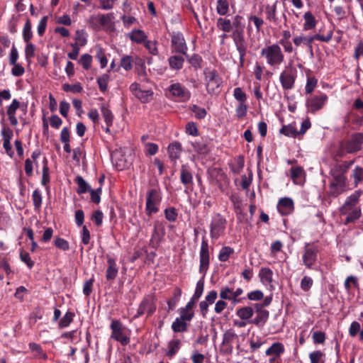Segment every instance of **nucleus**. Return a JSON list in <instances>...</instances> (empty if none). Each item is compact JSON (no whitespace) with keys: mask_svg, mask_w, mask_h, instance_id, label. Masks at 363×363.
Masks as SVG:
<instances>
[{"mask_svg":"<svg viewBox=\"0 0 363 363\" xmlns=\"http://www.w3.org/2000/svg\"><path fill=\"white\" fill-rule=\"evenodd\" d=\"M361 191H356L348 196L340 208L341 216H345V224L355 223L362 216L361 207L359 204Z\"/></svg>","mask_w":363,"mask_h":363,"instance_id":"f257e3e1","label":"nucleus"},{"mask_svg":"<svg viewBox=\"0 0 363 363\" xmlns=\"http://www.w3.org/2000/svg\"><path fill=\"white\" fill-rule=\"evenodd\" d=\"M199 272L203 274L202 278L196 283L195 292L193 295L194 300H199L201 296L204 289L203 278L208 269L210 264V255L208 250V244L207 241L203 240L201 245L199 252Z\"/></svg>","mask_w":363,"mask_h":363,"instance_id":"f03ea898","label":"nucleus"},{"mask_svg":"<svg viewBox=\"0 0 363 363\" xmlns=\"http://www.w3.org/2000/svg\"><path fill=\"white\" fill-rule=\"evenodd\" d=\"M266 63L270 67H276L281 65L285 60L284 54L278 43H273L264 47L260 52Z\"/></svg>","mask_w":363,"mask_h":363,"instance_id":"7ed1b4c3","label":"nucleus"},{"mask_svg":"<svg viewBox=\"0 0 363 363\" xmlns=\"http://www.w3.org/2000/svg\"><path fill=\"white\" fill-rule=\"evenodd\" d=\"M333 33V31L330 30L328 33V34L325 35H320V34H316L314 35H308V36H304L303 35H297L293 38V42H294V45L297 47L301 45V44L306 45L310 51L312 52H313L312 43L314 40H319V41L328 43L332 39Z\"/></svg>","mask_w":363,"mask_h":363,"instance_id":"20e7f679","label":"nucleus"},{"mask_svg":"<svg viewBox=\"0 0 363 363\" xmlns=\"http://www.w3.org/2000/svg\"><path fill=\"white\" fill-rule=\"evenodd\" d=\"M110 328L111 329V338L119 342L122 345H127L130 338L126 334V328L118 320H112Z\"/></svg>","mask_w":363,"mask_h":363,"instance_id":"39448f33","label":"nucleus"},{"mask_svg":"<svg viewBox=\"0 0 363 363\" xmlns=\"http://www.w3.org/2000/svg\"><path fill=\"white\" fill-rule=\"evenodd\" d=\"M206 90L209 94H217L220 91L222 79L215 70L204 72Z\"/></svg>","mask_w":363,"mask_h":363,"instance_id":"423d86ee","label":"nucleus"},{"mask_svg":"<svg viewBox=\"0 0 363 363\" xmlns=\"http://www.w3.org/2000/svg\"><path fill=\"white\" fill-rule=\"evenodd\" d=\"M297 77V70L293 66L286 67L279 75V81L281 87L284 90L294 89Z\"/></svg>","mask_w":363,"mask_h":363,"instance_id":"0eeeda50","label":"nucleus"},{"mask_svg":"<svg viewBox=\"0 0 363 363\" xmlns=\"http://www.w3.org/2000/svg\"><path fill=\"white\" fill-rule=\"evenodd\" d=\"M363 148V134H354L347 141L342 143L340 150L342 153H354Z\"/></svg>","mask_w":363,"mask_h":363,"instance_id":"6e6552de","label":"nucleus"},{"mask_svg":"<svg viewBox=\"0 0 363 363\" xmlns=\"http://www.w3.org/2000/svg\"><path fill=\"white\" fill-rule=\"evenodd\" d=\"M346 191V177L342 173L333 174V178L329 184V196L337 197Z\"/></svg>","mask_w":363,"mask_h":363,"instance_id":"1a4fd4ad","label":"nucleus"},{"mask_svg":"<svg viewBox=\"0 0 363 363\" xmlns=\"http://www.w3.org/2000/svg\"><path fill=\"white\" fill-rule=\"evenodd\" d=\"M226 219L220 213L215 214L210 224V235L213 239H218L225 231Z\"/></svg>","mask_w":363,"mask_h":363,"instance_id":"9d476101","label":"nucleus"},{"mask_svg":"<svg viewBox=\"0 0 363 363\" xmlns=\"http://www.w3.org/2000/svg\"><path fill=\"white\" fill-rule=\"evenodd\" d=\"M231 37L239 52L240 62L242 64L247 53V43L245 38L244 30H233Z\"/></svg>","mask_w":363,"mask_h":363,"instance_id":"9b49d317","label":"nucleus"},{"mask_svg":"<svg viewBox=\"0 0 363 363\" xmlns=\"http://www.w3.org/2000/svg\"><path fill=\"white\" fill-rule=\"evenodd\" d=\"M285 352V347L280 342H275L265 351L268 356L269 363H282L281 355Z\"/></svg>","mask_w":363,"mask_h":363,"instance_id":"f8f14e48","label":"nucleus"},{"mask_svg":"<svg viewBox=\"0 0 363 363\" xmlns=\"http://www.w3.org/2000/svg\"><path fill=\"white\" fill-rule=\"evenodd\" d=\"M113 18V13L92 15L89 17L88 23L93 29L100 30L101 27L108 25Z\"/></svg>","mask_w":363,"mask_h":363,"instance_id":"ddd939ff","label":"nucleus"},{"mask_svg":"<svg viewBox=\"0 0 363 363\" xmlns=\"http://www.w3.org/2000/svg\"><path fill=\"white\" fill-rule=\"evenodd\" d=\"M318 250L315 246L306 244L303 249V263L308 269H312L317 260Z\"/></svg>","mask_w":363,"mask_h":363,"instance_id":"4468645a","label":"nucleus"},{"mask_svg":"<svg viewBox=\"0 0 363 363\" xmlns=\"http://www.w3.org/2000/svg\"><path fill=\"white\" fill-rule=\"evenodd\" d=\"M157 298L152 296H147L144 298V300L140 303L137 314L135 317H138L144 313H147V315H151L156 310L157 304Z\"/></svg>","mask_w":363,"mask_h":363,"instance_id":"2eb2a0df","label":"nucleus"},{"mask_svg":"<svg viewBox=\"0 0 363 363\" xmlns=\"http://www.w3.org/2000/svg\"><path fill=\"white\" fill-rule=\"evenodd\" d=\"M328 96L325 94L320 93L319 95L313 96L306 100V105L311 112H316L323 108Z\"/></svg>","mask_w":363,"mask_h":363,"instance_id":"dca6fc26","label":"nucleus"},{"mask_svg":"<svg viewBox=\"0 0 363 363\" xmlns=\"http://www.w3.org/2000/svg\"><path fill=\"white\" fill-rule=\"evenodd\" d=\"M254 308V311H255L256 316L254 319L249 320L248 323L254 324L257 326H264L269 318V311L264 309L263 305H261L260 303H255Z\"/></svg>","mask_w":363,"mask_h":363,"instance_id":"f3484780","label":"nucleus"},{"mask_svg":"<svg viewBox=\"0 0 363 363\" xmlns=\"http://www.w3.org/2000/svg\"><path fill=\"white\" fill-rule=\"evenodd\" d=\"M158 192L156 189H152L147 193L146 200V211L148 216L157 212Z\"/></svg>","mask_w":363,"mask_h":363,"instance_id":"a211bd4d","label":"nucleus"},{"mask_svg":"<svg viewBox=\"0 0 363 363\" xmlns=\"http://www.w3.org/2000/svg\"><path fill=\"white\" fill-rule=\"evenodd\" d=\"M169 90L173 96L179 97L182 101H187L191 97L190 91L179 83L172 84Z\"/></svg>","mask_w":363,"mask_h":363,"instance_id":"6ab92c4d","label":"nucleus"},{"mask_svg":"<svg viewBox=\"0 0 363 363\" xmlns=\"http://www.w3.org/2000/svg\"><path fill=\"white\" fill-rule=\"evenodd\" d=\"M172 43L177 52L186 54L187 47L184 37L181 33H173L172 35Z\"/></svg>","mask_w":363,"mask_h":363,"instance_id":"aec40b11","label":"nucleus"},{"mask_svg":"<svg viewBox=\"0 0 363 363\" xmlns=\"http://www.w3.org/2000/svg\"><path fill=\"white\" fill-rule=\"evenodd\" d=\"M278 211L281 215H288L294 211L293 200L288 197L281 199L277 204Z\"/></svg>","mask_w":363,"mask_h":363,"instance_id":"412c9836","label":"nucleus"},{"mask_svg":"<svg viewBox=\"0 0 363 363\" xmlns=\"http://www.w3.org/2000/svg\"><path fill=\"white\" fill-rule=\"evenodd\" d=\"M108 267L106 272V278L108 281H112L118 275V268L113 258L108 257Z\"/></svg>","mask_w":363,"mask_h":363,"instance_id":"4be33fe9","label":"nucleus"},{"mask_svg":"<svg viewBox=\"0 0 363 363\" xmlns=\"http://www.w3.org/2000/svg\"><path fill=\"white\" fill-rule=\"evenodd\" d=\"M20 107V102L14 99L12 101V103L7 108V115L9 116V120L12 125H16L18 124V119L16 117V112L18 108Z\"/></svg>","mask_w":363,"mask_h":363,"instance_id":"5701e85b","label":"nucleus"},{"mask_svg":"<svg viewBox=\"0 0 363 363\" xmlns=\"http://www.w3.org/2000/svg\"><path fill=\"white\" fill-rule=\"evenodd\" d=\"M1 135L4 138L3 147L5 149L6 154L9 157H12L14 154L13 151L12 150V147L10 143V140L13 135L12 131L9 130L8 132L5 128H4L1 130Z\"/></svg>","mask_w":363,"mask_h":363,"instance_id":"b1692460","label":"nucleus"},{"mask_svg":"<svg viewBox=\"0 0 363 363\" xmlns=\"http://www.w3.org/2000/svg\"><path fill=\"white\" fill-rule=\"evenodd\" d=\"M180 180L185 186H189L193 184V176L189 167L186 165H182L180 170Z\"/></svg>","mask_w":363,"mask_h":363,"instance_id":"393cba45","label":"nucleus"},{"mask_svg":"<svg viewBox=\"0 0 363 363\" xmlns=\"http://www.w3.org/2000/svg\"><path fill=\"white\" fill-rule=\"evenodd\" d=\"M254 306H243L237 309L235 313L241 320L249 321L254 314Z\"/></svg>","mask_w":363,"mask_h":363,"instance_id":"a878e982","label":"nucleus"},{"mask_svg":"<svg viewBox=\"0 0 363 363\" xmlns=\"http://www.w3.org/2000/svg\"><path fill=\"white\" fill-rule=\"evenodd\" d=\"M99 108L106 125L107 126H111L113 121V115L111 111L108 108V105L105 103H102L99 105Z\"/></svg>","mask_w":363,"mask_h":363,"instance_id":"bb28decb","label":"nucleus"},{"mask_svg":"<svg viewBox=\"0 0 363 363\" xmlns=\"http://www.w3.org/2000/svg\"><path fill=\"white\" fill-rule=\"evenodd\" d=\"M304 23L303 26V30H309L313 29L317 23L315 16L311 11H307L303 15Z\"/></svg>","mask_w":363,"mask_h":363,"instance_id":"cd10ccee","label":"nucleus"},{"mask_svg":"<svg viewBox=\"0 0 363 363\" xmlns=\"http://www.w3.org/2000/svg\"><path fill=\"white\" fill-rule=\"evenodd\" d=\"M235 337L236 334L232 330H227L223 334L222 344L223 346L226 347V350L229 353L232 352L233 346L231 342Z\"/></svg>","mask_w":363,"mask_h":363,"instance_id":"c85d7f7f","label":"nucleus"},{"mask_svg":"<svg viewBox=\"0 0 363 363\" xmlns=\"http://www.w3.org/2000/svg\"><path fill=\"white\" fill-rule=\"evenodd\" d=\"M216 26L219 30L225 33H230L233 30L231 20L227 18H218L217 19Z\"/></svg>","mask_w":363,"mask_h":363,"instance_id":"c756f323","label":"nucleus"},{"mask_svg":"<svg viewBox=\"0 0 363 363\" xmlns=\"http://www.w3.org/2000/svg\"><path fill=\"white\" fill-rule=\"evenodd\" d=\"M273 272L267 267H262L259 272L260 280L264 284H270L272 282Z\"/></svg>","mask_w":363,"mask_h":363,"instance_id":"7c9ffc66","label":"nucleus"},{"mask_svg":"<svg viewBox=\"0 0 363 363\" xmlns=\"http://www.w3.org/2000/svg\"><path fill=\"white\" fill-rule=\"evenodd\" d=\"M277 1H276L272 6H267L266 7L267 19L275 24H277L279 21V19L277 17Z\"/></svg>","mask_w":363,"mask_h":363,"instance_id":"2f4dec72","label":"nucleus"},{"mask_svg":"<svg viewBox=\"0 0 363 363\" xmlns=\"http://www.w3.org/2000/svg\"><path fill=\"white\" fill-rule=\"evenodd\" d=\"M172 328L175 333H183L186 332L188 328V324L186 321L182 320L181 318H177L172 323Z\"/></svg>","mask_w":363,"mask_h":363,"instance_id":"473e14b6","label":"nucleus"},{"mask_svg":"<svg viewBox=\"0 0 363 363\" xmlns=\"http://www.w3.org/2000/svg\"><path fill=\"white\" fill-rule=\"evenodd\" d=\"M128 36L133 42L141 43L146 39L147 36L142 30H133L128 34Z\"/></svg>","mask_w":363,"mask_h":363,"instance_id":"72a5a7b5","label":"nucleus"},{"mask_svg":"<svg viewBox=\"0 0 363 363\" xmlns=\"http://www.w3.org/2000/svg\"><path fill=\"white\" fill-rule=\"evenodd\" d=\"M75 182L78 185L77 192L79 194H84L91 189L90 186L86 183L82 176H77L75 179Z\"/></svg>","mask_w":363,"mask_h":363,"instance_id":"f704fd0d","label":"nucleus"},{"mask_svg":"<svg viewBox=\"0 0 363 363\" xmlns=\"http://www.w3.org/2000/svg\"><path fill=\"white\" fill-rule=\"evenodd\" d=\"M216 11L220 16H225L229 12V3L228 0H218Z\"/></svg>","mask_w":363,"mask_h":363,"instance_id":"c9c22d12","label":"nucleus"},{"mask_svg":"<svg viewBox=\"0 0 363 363\" xmlns=\"http://www.w3.org/2000/svg\"><path fill=\"white\" fill-rule=\"evenodd\" d=\"M181 150V145L177 143L170 144L167 149L169 155L172 160L179 158Z\"/></svg>","mask_w":363,"mask_h":363,"instance_id":"e433bc0d","label":"nucleus"},{"mask_svg":"<svg viewBox=\"0 0 363 363\" xmlns=\"http://www.w3.org/2000/svg\"><path fill=\"white\" fill-rule=\"evenodd\" d=\"M325 353L320 350L313 351L309 353L311 363H324Z\"/></svg>","mask_w":363,"mask_h":363,"instance_id":"4c0bfd02","label":"nucleus"},{"mask_svg":"<svg viewBox=\"0 0 363 363\" xmlns=\"http://www.w3.org/2000/svg\"><path fill=\"white\" fill-rule=\"evenodd\" d=\"M32 26L30 21L28 18L23 29V38L26 43H29L33 37Z\"/></svg>","mask_w":363,"mask_h":363,"instance_id":"58836bf2","label":"nucleus"},{"mask_svg":"<svg viewBox=\"0 0 363 363\" xmlns=\"http://www.w3.org/2000/svg\"><path fill=\"white\" fill-rule=\"evenodd\" d=\"M184 58L181 56H172L169 59V64L171 68L175 69H182L184 63Z\"/></svg>","mask_w":363,"mask_h":363,"instance_id":"ea45409f","label":"nucleus"},{"mask_svg":"<svg viewBox=\"0 0 363 363\" xmlns=\"http://www.w3.org/2000/svg\"><path fill=\"white\" fill-rule=\"evenodd\" d=\"M280 133L288 137L296 138L298 135V130L291 124L287 125H283L280 129Z\"/></svg>","mask_w":363,"mask_h":363,"instance_id":"a19ab883","label":"nucleus"},{"mask_svg":"<svg viewBox=\"0 0 363 363\" xmlns=\"http://www.w3.org/2000/svg\"><path fill=\"white\" fill-rule=\"evenodd\" d=\"M234 252V250L228 246L223 247L218 254V259L220 262H226Z\"/></svg>","mask_w":363,"mask_h":363,"instance_id":"79ce46f5","label":"nucleus"},{"mask_svg":"<svg viewBox=\"0 0 363 363\" xmlns=\"http://www.w3.org/2000/svg\"><path fill=\"white\" fill-rule=\"evenodd\" d=\"M32 201L35 211H39L41 208L43 197L38 189L33 191L32 194Z\"/></svg>","mask_w":363,"mask_h":363,"instance_id":"37998d69","label":"nucleus"},{"mask_svg":"<svg viewBox=\"0 0 363 363\" xmlns=\"http://www.w3.org/2000/svg\"><path fill=\"white\" fill-rule=\"evenodd\" d=\"M180 347V340H171L168 344V350L167 352V355L168 357L174 356L179 350Z\"/></svg>","mask_w":363,"mask_h":363,"instance_id":"c03bdc74","label":"nucleus"},{"mask_svg":"<svg viewBox=\"0 0 363 363\" xmlns=\"http://www.w3.org/2000/svg\"><path fill=\"white\" fill-rule=\"evenodd\" d=\"M43 177L41 184L42 185L46 186V189L49 187L47 186V184L50 182V175H49V168L48 167V160L46 157L43 159Z\"/></svg>","mask_w":363,"mask_h":363,"instance_id":"a18cd8bd","label":"nucleus"},{"mask_svg":"<svg viewBox=\"0 0 363 363\" xmlns=\"http://www.w3.org/2000/svg\"><path fill=\"white\" fill-rule=\"evenodd\" d=\"M232 28L233 30H244L245 25L243 23V17L240 15H236L231 21Z\"/></svg>","mask_w":363,"mask_h":363,"instance_id":"49530a36","label":"nucleus"},{"mask_svg":"<svg viewBox=\"0 0 363 363\" xmlns=\"http://www.w3.org/2000/svg\"><path fill=\"white\" fill-rule=\"evenodd\" d=\"M29 348L32 351L36 352V354H35V357L43 359H46L48 358V355L43 351L41 347L39 345L35 342H31L29 344Z\"/></svg>","mask_w":363,"mask_h":363,"instance_id":"de8ad7c7","label":"nucleus"},{"mask_svg":"<svg viewBox=\"0 0 363 363\" xmlns=\"http://www.w3.org/2000/svg\"><path fill=\"white\" fill-rule=\"evenodd\" d=\"M194 149L199 154H207L208 152V147L207 144L203 140L196 141L192 143Z\"/></svg>","mask_w":363,"mask_h":363,"instance_id":"09e8293b","label":"nucleus"},{"mask_svg":"<svg viewBox=\"0 0 363 363\" xmlns=\"http://www.w3.org/2000/svg\"><path fill=\"white\" fill-rule=\"evenodd\" d=\"M352 177L355 185L363 182V166H357L352 171Z\"/></svg>","mask_w":363,"mask_h":363,"instance_id":"8fccbe9b","label":"nucleus"},{"mask_svg":"<svg viewBox=\"0 0 363 363\" xmlns=\"http://www.w3.org/2000/svg\"><path fill=\"white\" fill-rule=\"evenodd\" d=\"M109 78L108 74H104L97 78V83L101 91L104 92L106 91Z\"/></svg>","mask_w":363,"mask_h":363,"instance_id":"3c124183","label":"nucleus"},{"mask_svg":"<svg viewBox=\"0 0 363 363\" xmlns=\"http://www.w3.org/2000/svg\"><path fill=\"white\" fill-rule=\"evenodd\" d=\"M190 110L194 113L198 119H203L206 116L207 112L204 108L199 107L197 105H192Z\"/></svg>","mask_w":363,"mask_h":363,"instance_id":"603ef678","label":"nucleus"},{"mask_svg":"<svg viewBox=\"0 0 363 363\" xmlns=\"http://www.w3.org/2000/svg\"><path fill=\"white\" fill-rule=\"evenodd\" d=\"M62 89L67 92L71 91L73 93H80L83 88L80 83H77L74 84H64L62 86Z\"/></svg>","mask_w":363,"mask_h":363,"instance_id":"864d4df0","label":"nucleus"},{"mask_svg":"<svg viewBox=\"0 0 363 363\" xmlns=\"http://www.w3.org/2000/svg\"><path fill=\"white\" fill-rule=\"evenodd\" d=\"M74 314L72 312H67L65 315L61 318L59 323L60 328L68 326L72 321Z\"/></svg>","mask_w":363,"mask_h":363,"instance_id":"5fc2aeb1","label":"nucleus"},{"mask_svg":"<svg viewBox=\"0 0 363 363\" xmlns=\"http://www.w3.org/2000/svg\"><path fill=\"white\" fill-rule=\"evenodd\" d=\"M313 284V279L308 276H304L301 281V289L304 291H308L311 289Z\"/></svg>","mask_w":363,"mask_h":363,"instance_id":"6e6d98bb","label":"nucleus"},{"mask_svg":"<svg viewBox=\"0 0 363 363\" xmlns=\"http://www.w3.org/2000/svg\"><path fill=\"white\" fill-rule=\"evenodd\" d=\"M89 191L90 192L91 201L94 203H99L101 201V187L100 186L95 190L90 189Z\"/></svg>","mask_w":363,"mask_h":363,"instance_id":"4d7b16f0","label":"nucleus"},{"mask_svg":"<svg viewBox=\"0 0 363 363\" xmlns=\"http://www.w3.org/2000/svg\"><path fill=\"white\" fill-rule=\"evenodd\" d=\"M318 80L315 77H308L305 87L306 94H311L317 86Z\"/></svg>","mask_w":363,"mask_h":363,"instance_id":"13d9d810","label":"nucleus"},{"mask_svg":"<svg viewBox=\"0 0 363 363\" xmlns=\"http://www.w3.org/2000/svg\"><path fill=\"white\" fill-rule=\"evenodd\" d=\"M233 96L240 103H245L247 100V95L240 87H236L234 89Z\"/></svg>","mask_w":363,"mask_h":363,"instance_id":"bf43d9fd","label":"nucleus"},{"mask_svg":"<svg viewBox=\"0 0 363 363\" xmlns=\"http://www.w3.org/2000/svg\"><path fill=\"white\" fill-rule=\"evenodd\" d=\"M219 296L220 298L223 300L232 299L230 297L233 296V289L228 286L223 287L220 291Z\"/></svg>","mask_w":363,"mask_h":363,"instance_id":"052dcab7","label":"nucleus"},{"mask_svg":"<svg viewBox=\"0 0 363 363\" xmlns=\"http://www.w3.org/2000/svg\"><path fill=\"white\" fill-rule=\"evenodd\" d=\"M152 94H153V93L150 90H147V91L141 90L140 92L138 94H137L135 96L138 99H140L143 103H146L152 99Z\"/></svg>","mask_w":363,"mask_h":363,"instance_id":"680f3d73","label":"nucleus"},{"mask_svg":"<svg viewBox=\"0 0 363 363\" xmlns=\"http://www.w3.org/2000/svg\"><path fill=\"white\" fill-rule=\"evenodd\" d=\"M54 245H55V247L63 251L68 250L69 248V242L66 240L61 238H55L54 241Z\"/></svg>","mask_w":363,"mask_h":363,"instance_id":"e2e57ef3","label":"nucleus"},{"mask_svg":"<svg viewBox=\"0 0 363 363\" xmlns=\"http://www.w3.org/2000/svg\"><path fill=\"white\" fill-rule=\"evenodd\" d=\"M312 339L315 344H323L325 341V334L321 331L313 332Z\"/></svg>","mask_w":363,"mask_h":363,"instance_id":"0e129e2a","label":"nucleus"},{"mask_svg":"<svg viewBox=\"0 0 363 363\" xmlns=\"http://www.w3.org/2000/svg\"><path fill=\"white\" fill-rule=\"evenodd\" d=\"M186 133L192 136H197L199 135V130L197 126L194 122H189L186 125Z\"/></svg>","mask_w":363,"mask_h":363,"instance_id":"69168bd1","label":"nucleus"},{"mask_svg":"<svg viewBox=\"0 0 363 363\" xmlns=\"http://www.w3.org/2000/svg\"><path fill=\"white\" fill-rule=\"evenodd\" d=\"M164 215L167 220L171 222L176 220L177 218V213L174 207L166 208L164 210Z\"/></svg>","mask_w":363,"mask_h":363,"instance_id":"338daca9","label":"nucleus"},{"mask_svg":"<svg viewBox=\"0 0 363 363\" xmlns=\"http://www.w3.org/2000/svg\"><path fill=\"white\" fill-rule=\"evenodd\" d=\"M20 259L22 262L26 264L29 269H31L34 266V262L31 259L30 255L26 252H21Z\"/></svg>","mask_w":363,"mask_h":363,"instance_id":"774afa93","label":"nucleus"}]
</instances>
